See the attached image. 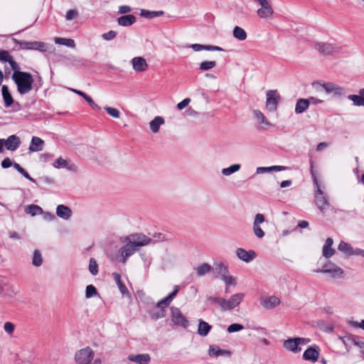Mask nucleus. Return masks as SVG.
<instances>
[{"instance_id":"obj_58","label":"nucleus","mask_w":364,"mask_h":364,"mask_svg":"<svg viewBox=\"0 0 364 364\" xmlns=\"http://www.w3.org/2000/svg\"><path fill=\"white\" fill-rule=\"evenodd\" d=\"M4 329L7 333L12 334L14 331L15 326L11 322L7 321L4 325Z\"/></svg>"},{"instance_id":"obj_12","label":"nucleus","mask_w":364,"mask_h":364,"mask_svg":"<svg viewBox=\"0 0 364 364\" xmlns=\"http://www.w3.org/2000/svg\"><path fill=\"white\" fill-rule=\"evenodd\" d=\"M171 320L173 323L179 326L187 328L189 322L187 318L182 314L179 309L176 307H171Z\"/></svg>"},{"instance_id":"obj_40","label":"nucleus","mask_w":364,"mask_h":364,"mask_svg":"<svg viewBox=\"0 0 364 364\" xmlns=\"http://www.w3.org/2000/svg\"><path fill=\"white\" fill-rule=\"evenodd\" d=\"M113 275V277L114 279V281L116 282L117 286H118V288L120 291V292L122 294H127L128 293V290H127V288L126 287V286L122 283V280H121V276L118 273H113L112 274Z\"/></svg>"},{"instance_id":"obj_49","label":"nucleus","mask_w":364,"mask_h":364,"mask_svg":"<svg viewBox=\"0 0 364 364\" xmlns=\"http://www.w3.org/2000/svg\"><path fill=\"white\" fill-rule=\"evenodd\" d=\"M221 279L226 284V289H225L226 292L228 291V287L229 285L235 286L236 284V283L235 282V279L232 276L229 275V274H228L225 276H224L223 277H222Z\"/></svg>"},{"instance_id":"obj_28","label":"nucleus","mask_w":364,"mask_h":364,"mask_svg":"<svg viewBox=\"0 0 364 364\" xmlns=\"http://www.w3.org/2000/svg\"><path fill=\"white\" fill-rule=\"evenodd\" d=\"M208 354L211 357H218V356H228L231 355V352L228 350L220 349L218 346L210 345L209 346Z\"/></svg>"},{"instance_id":"obj_33","label":"nucleus","mask_w":364,"mask_h":364,"mask_svg":"<svg viewBox=\"0 0 364 364\" xmlns=\"http://www.w3.org/2000/svg\"><path fill=\"white\" fill-rule=\"evenodd\" d=\"M214 272L216 274V277L220 279L229 274L228 267L222 262L215 264Z\"/></svg>"},{"instance_id":"obj_31","label":"nucleus","mask_w":364,"mask_h":364,"mask_svg":"<svg viewBox=\"0 0 364 364\" xmlns=\"http://www.w3.org/2000/svg\"><path fill=\"white\" fill-rule=\"evenodd\" d=\"M309 105L310 101L307 100V99H299L296 103L295 112L296 114H301L309 108Z\"/></svg>"},{"instance_id":"obj_62","label":"nucleus","mask_w":364,"mask_h":364,"mask_svg":"<svg viewBox=\"0 0 364 364\" xmlns=\"http://www.w3.org/2000/svg\"><path fill=\"white\" fill-rule=\"evenodd\" d=\"M190 102H191V100L189 98H185L183 100H182L179 103H178L177 108L179 110H182L188 105Z\"/></svg>"},{"instance_id":"obj_18","label":"nucleus","mask_w":364,"mask_h":364,"mask_svg":"<svg viewBox=\"0 0 364 364\" xmlns=\"http://www.w3.org/2000/svg\"><path fill=\"white\" fill-rule=\"evenodd\" d=\"M4 142L6 149L11 151H16L21 145L20 138L15 134L9 136L6 139H4Z\"/></svg>"},{"instance_id":"obj_48","label":"nucleus","mask_w":364,"mask_h":364,"mask_svg":"<svg viewBox=\"0 0 364 364\" xmlns=\"http://www.w3.org/2000/svg\"><path fill=\"white\" fill-rule=\"evenodd\" d=\"M104 109L106 110V112L108 113V114H109L112 117H114V118H119L120 113H119V111L117 109L114 108V107H108V106L105 107Z\"/></svg>"},{"instance_id":"obj_2","label":"nucleus","mask_w":364,"mask_h":364,"mask_svg":"<svg viewBox=\"0 0 364 364\" xmlns=\"http://www.w3.org/2000/svg\"><path fill=\"white\" fill-rule=\"evenodd\" d=\"M11 79L21 95L28 94L36 87L32 75L28 72L13 73Z\"/></svg>"},{"instance_id":"obj_51","label":"nucleus","mask_w":364,"mask_h":364,"mask_svg":"<svg viewBox=\"0 0 364 364\" xmlns=\"http://www.w3.org/2000/svg\"><path fill=\"white\" fill-rule=\"evenodd\" d=\"M11 69L13 70V73H23V71L20 70L19 65L14 60V58L11 57L8 61Z\"/></svg>"},{"instance_id":"obj_64","label":"nucleus","mask_w":364,"mask_h":364,"mask_svg":"<svg viewBox=\"0 0 364 364\" xmlns=\"http://www.w3.org/2000/svg\"><path fill=\"white\" fill-rule=\"evenodd\" d=\"M13 163L9 158H5L1 163L3 168H8L12 166Z\"/></svg>"},{"instance_id":"obj_38","label":"nucleus","mask_w":364,"mask_h":364,"mask_svg":"<svg viewBox=\"0 0 364 364\" xmlns=\"http://www.w3.org/2000/svg\"><path fill=\"white\" fill-rule=\"evenodd\" d=\"M25 212L31 216L43 213V209L37 205H29L25 207Z\"/></svg>"},{"instance_id":"obj_20","label":"nucleus","mask_w":364,"mask_h":364,"mask_svg":"<svg viewBox=\"0 0 364 364\" xmlns=\"http://www.w3.org/2000/svg\"><path fill=\"white\" fill-rule=\"evenodd\" d=\"M319 358V350L314 347H309L303 353V359L311 363H316Z\"/></svg>"},{"instance_id":"obj_50","label":"nucleus","mask_w":364,"mask_h":364,"mask_svg":"<svg viewBox=\"0 0 364 364\" xmlns=\"http://www.w3.org/2000/svg\"><path fill=\"white\" fill-rule=\"evenodd\" d=\"M208 299L210 302L218 304L220 307L221 310H223V306H224L225 303V299L221 297L210 296L208 297Z\"/></svg>"},{"instance_id":"obj_11","label":"nucleus","mask_w":364,"mask_h":364,"mask_svg":"<svg viewBox=\"0 0 364 364\" xmlns=\"http://www.w3.org/2000/svg\"><path fill=\"white\" fill-rule=\"evenodd\" d=\"M338 250L346 256L360 255L364 257V250L360 248L354 249L350 244L344 241H341L339 243Z\"/></svg>"},{"instance_id":"obj_34","label":"nucleus","mask_w":364,"mask_h":364,"mask_svg":"<svg viewBox=\"0 0 364 364\" xmlns=\"http://www.w3.org/2000/svg\"><path fill=\"white\" fill-rule=\"evenodd\" d=\"M288 168L287 166H269V167H257V169H256V173L257 174H259V173H268V172H271V171H285L287 170Z\"/></svg>"},{"instance_id":"obj_19","label":"nucleus","mask_w":364,"mask_h":364,"mask_svg":"<svg viewBox=\"0 0 364 364\" xmlns=\"http://www.w3.org/2000/svg\"><path fill=\"white\" fill-rule=\"evenodd\" d=\"M260 304L266 309H272L280 304V300L277 296H271L262 298Z\"/></svg>"},{"instance_id":"obj_21","label":"nucleus","mask_w":364,"mask_h":364,"mask_svg":"<svg viewBox=\"0 0 364 364\" xmlns=\"http://www.w3.org/2000/svg\"><path fill=\"white\" fill-rule=\"evenodd\" d=\"M283 347L294 353H297L301 350V348L299 346L296 338H291L284 341Z\"/></svg>"},{"instance_id":"obj_14","label":"nucleus","mask_w":364,"mask_h":364,"mask_svg":"<svg viewBox=\"0 0 364 364\" xmlns=\"http://www.w3.org/2000/svg\"><path fill=\"white\" fill-rule=\"evenodd\" d=\"M265 220L264 216L262 213H257L255 216L252 230L255 235L261 239L264 236V232L261 228V224L263 223Z\"/></svg>"},{"instance_id":"obj_4","label":"nucleus","mask_w":364,"mask_h":364,"mask_svg":"<svg viewBox=\"0 0 364 364\" xmlns=\"http://www.w3.org/2000/svg\"><path fill=\"white\" fill-rule=\"evenodd\" d=\"M314 178V183L316 189L314 192L315 203L318 208L321 211L324 212L328 207L329 203L327 198L326 194L321 189L318 181L316 177L312 173Z\"/></svg>"},{"instance_id":"obj_52","label":"nucleus","mask_w":364,"mask_h":364,"mask_svg":"<svg viewBox=\"0 0 364 364\" xmlns=\"http://www.w3.org/2000/svg\"><path fill=\"white\" fill-rule=\"evenodd\" d=\"M243 328L244 326L240 323H232L228 327L227 331L228 333H234L240 331Z\"/></svg>"},{"instance_id":"obj_26","label":"nucleus","mask_w":364,"mask_h":364,"mask_svg":"<svg viewBox=\"0 0 364 364\" xmlns=\"http://www.w3.org/2000/svg\"><path fill=\"white\" fill-rule=\"evenodd\" d=\"M56 215L59 218L67 220L72 216V210L68 206L58 205L56 208Z\"/></svg>"},{"instance_id":"obj_41","label":"nucleus","mask_w":364,"mask_h":364,"mask_svg":"<svg viewBox=\"0 0 364 364\" xmlns=\"http://www.w3.org/2000/svg\"><path fill=\"white\" fill-rule=\"evenodd\" d=\"M233 36L239 41H244L247 38V33L242 28L235 26L233 29Z\"/></svg>"},{"instance_id":"obj_27","label":"nucleus","mask_w":364,"mask_h":364,"mask_svg":"<svg viewBox=\"0 0 364 364\" xmlns=\"http://www.w3.org/2000/svg\"><path fill=\"white\" fill-rule=\"evenodd\" d=\"M333 243V239L331 237H328L323 247V256L327 259L331 257L336 252L335 250L332 248Z\"/></svg>"},{"instance_id":"obj_5","label":"nucleus","mask_w":364,"mask_h":364,"mask_svg":"<svg viewBox=\"0 0 364 364\" xmlns=\"http://www.w3.org/2000/svg\"><path fill=\"white\" fill-rule=\"evenodd\" d=\"M314 48L324 55H336L343 52L341 46L328 43L316 42Z\"/></svg>"},{"instance_id":"obj_1","label":"nucleus","mask_w":364,"mask_h":364,"mask_svg":"<svg viewBox=\"0 0 364 364\" xmlns=\"http://www.w3.org/2000/svg\"><path fill=\"white\" fill-rule=\"evenodd\" d=\"M151 241V238L141 233L132 234L125 237L123 240L125 244L118 250L119 262L125 264L131 256L141 247L149 245Z\"/></svg>"},{"instance_id":"obj_16","label":"nucleus","mask_w":364,"mask_h":364,"mask_svg":"<svg viewBox=\"0 0 364 364\" xmlns=\"http://www.w3.org/2000/svg\"><path fill=\"white\" fill-rule=\"evenodd\" d=\"M131 64L134 70L136 73L144 72L149 65L143 57H134L131 60Z\"/></svg>"},{"instance_id":"obj_37","label":"nucleus","mask_w":364,"mask_h":364,"mask_svg":"<svg viewBox=\"0 0 364 364\" xmlns=\"http://www.w3.org/2000/svg\"><path fill=\"white\" fill-rule=\"evenodd\" d=\"M54 42L56 44L65 46L69 48H74L75 47V43L74 40L65 38L56 37L54 38Z\"/></svg>"},{"instance_id":"obj_10","label":"nucleus","mask_w":364,"mask_h":364,"mask_svg":"<svg viewBox=\"0 0 364 364\" xmlns=\"http://www.w3.org/2000/svg\"><path fill=\"white\" fill-rule=\"evenodd\" d=\"M280 95L277 90H269L267 92L266 107L270 112H274L277 109Z\"/></svg>"},{"instance_id":"obj_32","label":"nucleus","mask_w":364,"mask_h":364,"mask_svg":"<svg viewBox=\"0 0 364 364\" xmlns=\"http://www.w3.org/2000/svg\"><path fill=\"white\" fill-rule=\"evenodd\" d=\"M165 122L162 117L157 116L149 122V127L153 133H157L159 131L160 127Z\"/></svg>"},{"instance_id":"obj_7","label":"nucleus","mask_w":364,"mask_h":364,"mask_svg":"<svg viewBox=\"0 0 364 364\" xmlns=\"http://www.w3.org/2000/svg\"><path fill=\"white\" fill-rule=\"evenodd\" d=\"M94 356L92 350L87 347L78 350L75 353V359L77 364H90Z\"/></svg>"},{"instance_id":"obj_24","label":"nucleus","mask_w":364,"mask_h":364,"mask_svg":"<svg viewBox=\"0 0 364 364\" xmlns=\"http://www.w3.org/2000/svg\"><path fill=\"white\" fill-rule=\"evenodd\" d=\"M127 358L136 364H149L151 361V357L148 353L129 355Z\"/></svg>"},{"instance_id":"obj_57","label":"nucleus","mask_w":364,"mask_h":364,"mask_svg":"<svg viewBox=\"0 0 364 364\" xmlns=\"http://www.w3.org/2000/svg\"><path fill=\"white\" fill-rule=\"evenodd\" d=\"M117 36V32L114 31H109L102 35V38L105 41H111Z\"/></svg>"},{"instance_id":"obj_61","label":"nucleus","mask_w":364,"mask_h":364,"mask_svg":"<svg viewBox=\"0 0 364 364\" xmlns=\"http://www.w3.org/2000/svg\"><path fill=\"white\" fill-rule=\"evenodd\" d=\"M77 14H78V13L76 10H74V9L69 10L66 13V16H65L66 20L71 21L74 18H75L77 16Z\"/></svg>"},{"instance_id":"obj_42","label":"nucleus","mask_w":364,"mask_h":364,"mask_svg":"<svg viewBox=\"0 0 364 364\" xmlns=\"http://www.w3.org/2000/svg\"><path fill=\"white\" fill-rule=\"evenodd\" d=\"M240 168H241L240 164H232L228 168H223L222 173L225 176H230L231 174L238 171L240 169Z\"/></svg>"},{"instance_id":"obj_23","label":"nucleus","mask_w":364,"mask_h":364,"mask_svg":"<svg viewBox=\"0 0 364 364\" xmlns=\"http://www.w3.org/2000/svg\"><path fill=\"white\" fill-rule=\"evenodd\" d=\"M44 141L38 136H33L31 138V144L28 147V152H38L43 149Z\"/></svg>"},{"instance_id":"obj_47","label":"nucleus","mask_w":364,"mask_h":364,"mask_svg":"<svg viewBox=\"0 0 364 364\" xmlns=\"http://www.w3.org/2000/svg\"><path fill=\"white\" fill-rule=\"evenodd\" d=\"M97 294V289L93 285L90 284V285L87 286L86 290H85L86 298H87V299L91 298V297L96 296Z\"/></svg>"},{"instance_id":"obj_6","label":"nucleus","mask_w":364,"mask_h":364,"mask_svg":"<svg viewBox=\"0 0 364 364\" xmlns=\"http://www.w3.org/2000/svg\"><path fill=\"white\" fill-rule=\"evenodd\" d=\"M314 86L318 92L325 91L327 94H333L334 95H342L344 94V89L342 87L332 82H316L314 84Z\"/></svg>"},{"instance_id":"obj_56","label":"nucleus","mask_w":364,"mask_h":364,"mask_svg":"<svg viewBox=\"0 0 364 364\" xmlns=\"http://www.w3.org/2000/svg\"><path fill=\"white\" fill-rule=\"evenodd\" d=\"M166 316V311L164 309H160L156 312H153L151 314V318L154 320H157L159 318H162Z\"/></svg>"},{"instance_id":"obj_63","label":"nucleus","mask_w":364,"mask_h":364,"mask_svg":"<svg viewBox=\"0 0 364 364\" xmlns=\"http://www.w3.org/2000/svg\"><path fill=\"white\" fill-rule=\"evenodd\" d=\"M204 50L208 51H223V49L217 46L204 45Z\"/></svg>"},{"instance_id":"obj_3","label":"nucleus","mask_w":364,"mask_h":364,"mask_svg":"<svg viewBox=\"0 0 364 364\" xmlns=\"http://www.w3.org/2000/svg\"><path fill=\"white\" fill-rule=\"evenodd\" d=\"M14 41L20 46L21 49L23 50H34L39 52L53 53L55 50L54 47L52 45H48L41 41H19L14 38Z\"/></svg>"},{"instance_id":"obj_30","label":"nucleus","mask_w":364,"mask_h":364,"mask_svg":"<svg viewBox=\"0 0 364 364\" xmlns=\"http://www.w3.org/2000/svg\"><path fill=\"white\" fill-rule=\"evenodd\" d=\"M212 326L207 322L199 319L198 326V333L200 336H206L210 331Z\"/></svg>"},{"instance_id":"obj_43","label":"nucleus","mask_w":364,"mask_h":364,"mask_svg":"<svg viewBox=\"0 0 364 364\" xmlns=\"http://www.w3.org/2000/svg\"><path fill=\"white\" fill-rule=\"evenodd\" d=\"M253 114L257 120L260 123L267 126H272V124L267 119L264 114L259 110H254Z\"/></svg>"},{"instance_id":"obj_35","label":"nucleus","mask_w":364,"mask_h":364,"mask_svg":"<svg viewBox=\"0 0 364 364\" xmlns=\"http://www.w3.org/2000/svg\"><path fill=\"white\" fill-rule=\"evenodd\" d=\"M164 14L163 11H149L146 9H141L140 16L146 18H153L161 16Z\"/></svg>"},{"instance_id":"obj_59","label":"nucleus","mask_w":364,"mask_h":364,"mask_svg":"<svg viewBox=\"0 0 364 364\" xmlns=\"http://www.w3.org/2000/svg\"><path fill=\"white\" fill-rule=\"evenodd\" d=\"M132 11L131 6L128 5H122L119 6L118 14H127Z\"/></svg>"},{"instance_id":"obj_36","label":"nucleus","mask_w":364,"mask_h":364,"mask_svg":"<svg viewBox=\"0 0 364 364\" xmlns=\"http://www.w3.org/2000/svg\"><path fill=\"white\" fill-rule=\"evenodd\" d=\"M212 267L208 263H203L198 267H194V270L199 277H203L210 272Z\"/></svg>"},{"instance_id":"obj_45","label":"nucleus","mask_w":364,"mask_h":364,"mask_svg":"<svg viewBox=\"0 0 364 364\" xmlns=\"http://www.w3.org/2000/svg\"><path fill=\"white\" fill-rule=\"evenodd\" d=\"M43 259L41 252L38 250H35L33 252L32 264L35 267H40L42 264Z\"/></svg>"},{"instance_id":"obj_17","label":"nucleus","mask_w":364,"mask_h":364,"mask_svg":"<svg viewBox=\"0 0 364 364\" xmlns=\"http://www.w3.org/2000/svg\"><path fill=\"white\" fill-rule=\"evenodd\" d=\"M179 291V287L176 285L174 286L173 287V290L172 291L171 293H170L166 297H165L164 299L160 300L157 304H156V308L158 309H164L165 310V308H166L168 306H169V304H171V302L173 301V299L175 298V296L177 295L178 292Z\"/></svg>"},{"instance_id":"obj_54","label":"nucleus","mask_w":364,"mask_h":364,"mask_svg":"<svg viewBox=\"0 0 364 364\" xmlns=\"http://www.w3.org/2000/svg\"><path fill=\"white\" fill-rule=\"evenodd\" d=\"M85 100L89 104V105L94 109L100 110V107L93 101L91 97L87 94L83 97Z\"/></svg>"},{"instance_id":"obj_44","label":"nucleus","mask_w":364,"mask_h":364,"mask_svg":"<svg viewBox=\"0 0 364 364\" xmlns=\"http://www.w3.org/2000/svg\"><path fill=\"white\" fill-rule=\"evenodd\" d=\"M216 65V62L213 60H205L202 62L200 64L199 69L202 71L210 70L212 68H215Z\"/></svg>"},{"instance_id":"obj_9","label":"nucleus","mask_w":364,"mask_h":364,"mask_svg":"<svg viewBox=\"0 0 364 364\" xmlns=\"http://www.w3.org/2000/svg\"><path fill=\"white\" fill-rule=\"evenodd\" d=\"M260 5L257 11V15L262 18H268L273 14L274 11L269 0H253Z\"/></svg>"},{"instance_id":"obj_29","label":"nucleus","mask_w":364,"mask_h":364,"mask_svg":"<svg viewBox=\"0 0 364 364\" xmlns=\"http://www.w3.org/2000/svg\"><path fill=\"white\" fill-rule=\"evenodd\" d=\"M1 93L6 107H10L14 103V99L7 85H3Z\"/></svg>"},{"instance_id":"obj_46","label":"nucleus","mask_w":364,"mask_h":364,"mask_svg":"<svg viewBox=\"0 0 364 364\" xmlns=\"http://www.w3.org/2000/svg\"><path fill=\"white\" fill-rule=\"evenodd\" d=\"M89 271L92 275H97L98 273V264L94 258L90 259Z\"/></svg>"},{"instance_id":"obj_13","label":"nucleus","mask_w":364,"mask_h":364,"mask_svg":"<svg viewBox=\"0 0 364 364\" xmlns=\"http://www.w3.org/2000/svg\"><path fill=\"white\" fill-rule=\"evenodd\" d=\"M243 293H237L230 296L229 299H225L223 311H230L237 307L244 299Z\"/></svg>"},{"instance_id":"obj_60","label":"nucleus","mask_w":364,"mask_h":364,"mask_svg":"<svg viewBox=\"0 0 364 364\" xmlns=\"http://www.w3.org/2000/svg\"><path fill=\"white\" fill-rule=\"evenodd\" d=\"M355 346L359 347L361 350H364V342L360 341L359 338L356 336H352V343Z\"/></svg>"},{"instance_id":"obj_22","label":"nucleus","mask_w":364,"mask_h":364,"mask_svg":"<svg viewBox=\"0 0 364 364\" xmlns=\"http://www.w3.org/2000/svg\"><path fill=\"white\" fill-rule=\"evenodd\" d=\"M53 166L56 168H65L67 170L73 172H76L77 170V166L73 163H70L62 157L57 159L55 161Z\"/></svg>"},{"instance_id":"obj_25","label":"nucleus","mask_w":364,"mask_h":364,"mask_svg":"<svg viewBox=\"0 0 364 364\" xmlns=\"http://www.w3.org/2000/svg\"><path fill=\"white\" fill-rule=\"evenodd\" d=\"M119 26L128 27L132 26L136 22V17L132 14L124 15L117 19Z\"/></svg>"},{"instance_id":"obj_15","label":"nucleus","mask_w":364,"mask_h":364,"mask_svg":"<svg viewBox=\"0 0 364 364\" xmlns=\"http://www.w3.org/2000/svg\"><path fill=\"white\" fill-rule=\"evenodd\" d=\"M236 255L240 260L247 263L252 262L257 257V254L254 250L247 251L241 247L237 249Z\"/></svg>"},{"instance_id":"obj_8","label":"nucleus","mask_w":364,"mask_h":364,"mask_svg":"<svg viewBox=\"0 0 364 364\" xmlns=\"http://www.w3.org/2000/svg\"><path fill=\"white\" fill-rule=\"evenodd\" d=\"M316 272L328 273L332 277H341L343 274V270L331 262H327L321 269L315 270Z\"/></svg>"},{"instance_id":"obj_39","label":"nucleus","mask_w":364,"mask_h":364,"mask_svg":"<svg viewBox=\"0 0 364 364\" xmlns=\"http://www.w3.org/2000/svg\"><path fill=\"white\" fill-rule=\"evenodd\" d=\"M348 98L353 101V105L358 107H364V95H348Z\"/></svg>"},{"instance_id":"obj_53","label":"nucleus","mask_w":364,"mask_h":364,"mask_svg":"<svg viewBox=\"0 0 364 364\" xmlns=\"http://www.w3.org/2000/svg\"><path fill=\"white\" fill-rule=\"evenodd\" d=\"M348 324L353 328H361L364 331V319L361 320L360 322L350 320L348 321Z\"/></svg>"},{"instance_id":"obj_55","label":"nucleus","mask_w":364,"mask_h":364,"mask_svg":"<svg viewBox=\"0 0 364 364\" xmlns=\"http://www.w3.org/2000/svg\"><path fill=\"white\" fill-rule=\"evenodd\" d=\"M11 57L7 50H0V61L8 62Z\"/></svg>"}]
</instances>
